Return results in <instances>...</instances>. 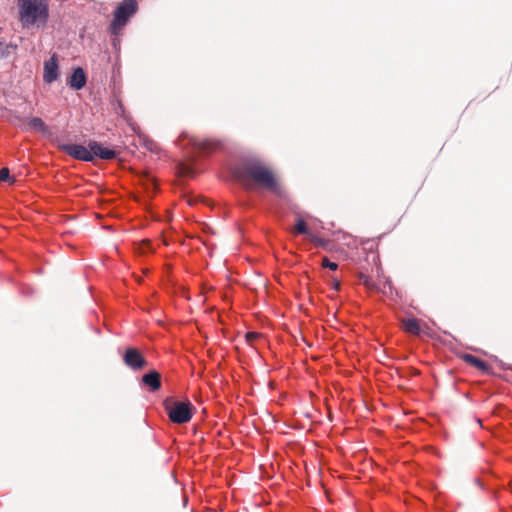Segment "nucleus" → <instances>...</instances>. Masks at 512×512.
I'll list each match as a JSON object with an SVG mask.
<instances>
[{
  "instance_id": "nucleus-1",
  "label": "nucleus",
  "mask_w": 512,
  "mask_h": 512,
  "mask_svg": "<svg viewBox=\"0 0 512 512\" xmlns=\"http://www.w3.org/2000/svg\"><path fill=\"white\" fill-rule=\"evenodd\" d=\"M239 177L247 186L264 188L279 198H284L286 192L278 183L274 173L258 160L245 163L239 170Z\"/></svg>"
},
{
  "instance_id": "nucleus-2",
  "label": "nucleus",
  "mask_w": 512,
  "mask_h": 512,
  "mask_svg": "<svg viewBox=\"0 0 512 512\" xmlns=\"http://www.w3.org/2000/svg\"><path fill=\"white\" fill-rule=\"evenodd\" d=\"M18 19L23 28L43 26L49 18L47 0H17Z\"/></svg>"
},
{
  "instance_id": "nucleus-3",
  "label": "nucleus",
  "mask_w": 512,
  "mask_h": 512,
  "mask_svg": "<svg viewBox=\"0 0 512 512\" xmlns=\"http://www.w3.org/2000/svg\"><path fill=\"white\" fill-rule=\"evenodd\" d=\"M59 149L68 156L84 162H92L95 157L102 160H112L117 157L115 150L104 147L97 141H89L87 147L81 144H60Z\"/></svg>"
},
{
  "instance_id": "nucleus-4",
  "label": "nucleus",
  "mask_w": 512,
  "mask_h": 512,
  "mask_svg": "<svg viewBox=\"0 0 512 512\" xmlns=\"http://www.w3.org/2000/svg\"><path fill=\"white\" fill-rule=\"evenodd\" d=\"M162 405L169 420L178 425L190 422L196 410L189 399L176 400L171 396L166 397Z\"/></svg>"
},
{
  "instance_id": "nucleus-5",
  "label": "nucleus",
  "mask_w": 512,
  "mask_h": 512,
  "mask_svg": "<svg viewBox=\"0 0 512 512\" xmlns=\"http://www.w3.org/2000/svg\"><path fill=\"white\" fill-rule=\"evenodd\" d=\"M218 144V142L212 140L190 136L188 133H182L177 140V145L182 150H188L187 157L191 161L195 160V154L204 155L216 150Z\"/></svg>"
},
{
  "instance_id": "nucleus-6",
  "label": "nucleus",
  "mask_w": 512,
  "mask_h": 512,
  "mask_svg": "<svg viewBox=\"0 0 512 512\" xmlns=\"http://www.w3.org/2000/svg\"><path fill=\"white\" fill-rule=\"evenodd\" d=\"M137 8L136 0H124L120 3L115 9L114 18L110 25L112 33H117V31L121 30L129 18L137 12Z\"/></svg>"
},
{
  "instance_id": "nucleus-7",
  "label": "nucleus",
  "mask_w": 512,
  "mask_h": 512,
  "mask_svg": "<svg viewBox=\"0 0 512 512\" xmlns=\"http://www.w3.org/2000/svg\"><path fill=\"white\" fill-rule=\"evenodd\" d=\"M123 361L129 368L135 371L142 370L148 365L142 353L133 347L126 349L123 355Z\"/></svg>"
},
{
  "instance_id": "nucleus-8",
  "label": "nucleus",
  "mask_w": 512,
  "mask_h": 512,
  "mask_svg": "<svg viewBox=\"0 0 512 512\" xmlns=\"http://www.w3.org/2000/svg\"><path fill=\"white\" fill-rule=\"evenodd\" d=\"M43 70V81L45 83L51 84L59 78L60 72L56 54H53L44 62Z\"/></svg>"
},
{
  "instance_id": "nucleus-9",
  "label": "nucleus",
  "mask_w": 512,
  "mask_h": 512,
  "mask_svg": "<svg viewBox=\"0 0 512 512\" xmlns=\"http://www.w3.org/2000/svg\"><path fill=\"white\" fill-rule=\"evenodd\" d=\"M87 83V76L83 68H74L67 79V84L74 90H81Z\"/></svg>"
},
{
  "instance_id": "nucleus-10",
  "label": "nucleus",
  "mask_w": 512,
  "mask_h": 512,
  "mask_svg": "<svg viewBox=\"0 0 512 512\" xmlns=\"http://www.w3.org/2000/svg\"><path fill=\"white\" fill-rule=\"evenodd\" d=\"M142 382L150 391H158L161 388V375L156 370H151L142 376Z\"/></svg>"
},
{
  "instance_id": "nucleus-11",
  "label": "nucleus",
  "mask_w": 512,
  "mask_h": 512,
  "mask_svg": "<svg viewBox=\"0 0 512 512\" xmlns=\"http://www.w3.org/2000/svg\"><path fill=\"white\" fill-rule=\"evenodd\" d=\"M293 233L296 235H306L311 239V241L319 245H321L323 242L322 239L316 237L310 232L306 222L300 217H298L296 220V223L293 228Z\"/></svg>"
},
{
  "instance_id": "nucleus-12",
  "label": "nucleus",
  "mask_w": 512,
  "mask_h": 512,
  "mask_svg": "<svg viewBox=\"0 0 512 512\" xmlns=\"http://www.w3.org/2000/svg\"><path fill=\"white\" fill-rule=\"evenodd\" d=\"M462 359L465 363L477 368L478 370H480L482 372H488L490 369V366L486 361H484L472 354H464L462 356Z\"/></svg>"
},
{
  "instance_id": "nucleus-13",
  "label": "nucleus",
  "mask_w": 512,
  "mask_h": 512,
  "mask_svg": "<svg viewBox=\"0 0 512 512\" xmlns=\"http://www.w3.org/2000/svg\"><path fill=\"white\" fill-rule=\"evenodd\" d=\"M403 329L410 334L419 335L421 332L419 320L416 318H407L402 321Z\"/></svg>"
},
{
  "instance_id": "nucleus-14",
  "label": "nucleus",
  "mask_w": 512,
  "mask_h": 512,
  "mask_svg": "<svg viewBox=\"0 0 512 512\" xmlns=\"http://www.w3.org/2000/svg\"><path fill=\"white\" fill-rule=\"evenodd\" d=\"M29 127L37 132L46 133L48 132V126L46 123L39 117H33L28 122Z\"/></svg>"
},
{
  "instance_id": "nucleus-15",
  "label": "nucleus",
  "mask_w": 512,
  "mask_h": 512,
  "mask_svg": "<svg viewBox=\"0 0 512 512\" xmlns=\"http://www.w3.org/2000/svg\"><path fill=\"white\" fill-rule=\"evenodd\" d=\"M143 144L151 152H157L158 150L157 144L153 140L148 139L147 137H143Z\"/></svg>"
},
{
  "instance_id": "nucleus-16",
  "label": "nucleus",
  "mask_w": 512,
  "mask_h": 512,
  "mask_svg": "<svg viewBox=\"0 0 512 512\" xmlns=\"http://www.w3.org/2000/svg\"><path fill=\"white\" fill-rule=\"evenodd\" d=\"M322 266L324 268H328V269H330L332 271H335L338 268V264L336 262L330 261L328 257H324L322 259Z\"/></svg>"
},
{
  "instance_id": "nucleus-17",
  "label": "nucleus",
  "mask_w": 512,
  "mask_h": 512,
  "mask_svg": "<svg viewBox=\"0 0 512 512\" xmlns=\"http://www.w3.org/2000/svg\"><path fill=\"white\" fill-rule=\"evenodd\" d=\"M11 179L10 177V170L7 167H3L0 169V181H9Z\"/></svg>"
},
{
  "instance_id": "nucleus-18",
  "label": "nucleus",
  "mask_w": 512,
  "mask_h": 512,
  "mask_svg": "<svg viewBox=\"0 0 512 512\" xmlns=\"http://www.w3.org/2000/svg\"><path fill=\"white\" fill-rule=\"evenodd\" d=\"M259 337H260V333H258V332H247L245 335V338H246L247 342H249V343H253Z\"/></svg>"
},
{
  "instance_id": "nucleus-19",
  "label": "nucleus",
  "mask_w": 512,
  "mask_h": 512,
  "mask_svg": "<svg viewBox=\"0 0 512 512\" xmlns=\"http://www.w3.org/2000/svg\"><path fill=\"white\" fill-rule=\"evenodd\" d=\"M182 169H183V172L186 173L187 175H192V168L182 164Z\"/></svg>"
},
{
  "instance_id": "nucleus-20",
  "label": "nucleus",
  "mask_w": 512,
  "mask_h": 512,
  "mask_svg": "<svg viewBox=\"0 0 512 512\" xmlns=\"http://www.w3.org/2000/svg\"><path fill=\"white\" fill-rule=\"evenodd\" d=\"M334 289L339 290L340 289V282L338 280H334Z\"/></svg>"
}]
</instances>
